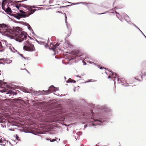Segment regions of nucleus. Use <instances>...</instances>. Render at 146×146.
<instances>
[{"label": "nucleus", "mask_w": 146, "mask_h": 146, "mask_svg": "<svg viewBox=\"0 0 146 146\" xmlns=\"http://www.w3.org/2000/svg\"><path fill=\"white\" fill-rule=\"evenodd\" d=\"M64 14L65 15V23H66V27H67V28L70 31H71V29L70 28H69V27H68V25L67 24V17H66V14L64 13Z\"/></svg>", "instance_id": "18"}, {"label": "nucleus", "mask_w": 146, "mask_h": 146, "mask_svg": "<svg viewBox=\"0 0 146 146\" xmlns=\"http://www.w3.org/2000/svg\"><path fill=\"white\" fill-rule=\"evenodd\" d=\"M43 43H44L43 42H39V44H42Z\"/></svg>", "instance_id": "47"}, {"label": "nucleus", "mask_w": 146, "mask_h": 146, "mask_svg": "<svg viewBox=\"0 0 146 146\" xmlns=\"http://www.w3.org/2000/svg\"><path fill=\"white\" fill-rule=\"evenodd\" d=\"M5 11L7 14H8L9 12L11 13L12 12L11 8L9 7L8 5H7V7L5 9Z\"/></svg>", "instance_id": "17"}, {"label": "nucleus", "mask_w": 146, "mask_h": 146, "mask_svg": "<svg viewBox=\"0 0 146 146\" xmlns=\"http://www.w3.org/2000/svg\"><path fill=\"white\" fill-rule=\"evenodd\" d=\"M5 93L7 94H9V96H10L13 95L12 96L16 95L17 94L16 92H14L11 90H10L8 91L5 92Z\"/></svg>", "instance_id": "10"}, {"label": "nucleus", "mask_w": 146, "mask_h": 146, "mask_svg": "<svg viewBox=\"0 0 146 146\" xmlns=\"http://www.w3.org/2000/svg\"><path fill=\"white\" fill-rule=\"evenodd\" d=\"M25 25L28 26L29 25H30L27 23H26L25 24Z\"/></svg>", "instance_id": "44"}, {"label": "nucleus", "mask_w": 146, "mask_h": 146, "mask_svg": "<svg viewBox=\"0 0 146 146\" xmlns=\"http://www.w3.org/2000/svg\"><path fill=\"white\" fill-rule=\"evenodd\" d=\"M9 130H10V131H13V130L12 129H9Z\"/></svg>", "instance_id": "64"}, {"label": "nucleus", "mask_w": 146, "mask_h": 146, "mask_svg": "<svg viewBox=\"0 0 146 146\" xmlns=\"http://www.w3.org/2000/svg\"><path fill=\"white\" fill-rule=\"evenodd\" d=\"M108 79H110V78H112L111 77V75H109V76L108 77Z\"/></svg>", "instance_id": "45"}, {"label": "nucleus", "mask_w": 146, "mask_h": 146, "mask_svg": "<svg viewBox=\"0 0 146 146\" xmlns=\"http://www.w3.org/2000/svg\"><path fill=\"white\" fill-rule=\"evenodd\" d=\"M6 143H5V144H1V145H3V146H5V144H6Z\"/></svg>", "instance_id": "56"}, {"label": "nucleus", "mask_w": 146, "mask_h": 146, "mask_svg": "<svg viewBox=\"0 0 146 146\" xmlns=\"http://www.w3.org/2000/svg\"><path fill=\"white\" fill-rule=\"evenodd\" d=\"M108 12V11H106L105 12H104L103 13H98V15H102V14L105 13L106 12Z\"/></svg>", "instance_id": "42"}, {"label": "nucleus", "mask_w": 146, "mask_h": 146, "mask_svg": "<svg viewBox=\"0 0 146 146\" xmlns=\"http://www.w3.org/2000/svg\"><path fill=\"white\" fill-rule=\"evenodd\" d=\"M19 6L20 7H23L24 8H26V9H27L29 7V5H26L25 4H19Z\"/></svg>", "instance_id": "20"}, {"label": "nucleus", "mask_w": 146, "mask_h": 146, "mask_svg": "<svg viewBox=\"0 0 146 146\" xmlns=\"http://www.w3.org/2000/svg\"><path fill=\"white\" fill-rule=\"evenodd\" d=\"M135 79H136V78H135ZM137 80L139 81H141L140 80H139V79H137Z\"/></svg>", "instance_id": "62"}, {"label": "nucleus", "mask_w": 146, "mask_h": 146, "mask_svg": "<svg viewBox=\"0 0 146 146\" xmlns=\"http://www.w3.org/2000/svg\"><path fill=\"white\" fill-rule=\"evenodd\" d=\"M24 92H25V93H34V92H33L34 91L33 90H32V89L30 90L29 92L28 91H27V90H24Z\"/></svg>", "instance_id": "23"}, {"label": "nucleus", "mask_w": 146, "mask_h": 146, "mask_svg": "<svg viewBox=\"0 0 146 146\" xmlns=\"http://www.w3.org/2000/svg\"><path fill=\"white\" fill-rule=\"evenodd\" d=\"M0 28L3 29L4 31L3 32L4 34L7 36H8V33H10L11 29L9 28L8 25L5 24H0ZM0 30L1 29H0ZM0 32H1L0 31Z\"/></svg>", "instance_id": "6"}, {"label": "nucleus", "mask_w": 146, "mask_h": 146, "mask_svg": "<svg viewBox=\"0 0 146 146\" xmlns=\"http://www.w3.org/2000/svg\"><path fill=\"white\" fill-rule=\"evenodd\" d=\"M19 136H17V135H16V139L17 140H19Z\"/></svg>", "instance_id": "40"}, {"label": "nucleus", "mask_w": 146, "mask_h": 146, "mask_svg": "<svg viewBox=\"0 0 146 146\" xmlns=\"http://www.w3.org/2000/svg\"><path fill=\"white\" fill-rule=\"evenodd\" d=\"M25 45L23 47L24 50L27 51L32 52L35 50L34 45L32 43H30L29 41L27 40L24 42Z\"/></svg>", "instance_id": "5"}, {"label": "nucleus", "mask_w": 146, "mask_h": 146, "mask_svg": "<svg viewBox=\"0 0 146 146\" xmlns=\"http://www.w3.org/2000/svg\"><path fill=\"white\" fill-rule=\"evenodd\" d=\"M24 70H25L27 71L28 73H29V72H28V71L26 69V68H24Z\"/></svg>", "instance_id": "55"}, {"label": "nucleus", "mask_w": 146, "mask_h": 146, "mask_svg": "<svg viewBox=\"0 0 146 146\" xmlns=\"http://www.w3.org/2000/svg\"><path fill=\"white\" fill-rule=\"evenodd\" d=\"M92 80H89L88 81H86V82H90Z\"/></svg>", "instance_id": "46"}, {"label": "nucleus", "mask_w": 146, "mask_h": 146, "mask_svg": "<svg viewBox=\"0 0 146 146\" xmlns=\"http://www.w3.org/2000/svg\"><path fill=\"white\" fill-rule=\"evenodd\" d=\"M5 5H3V3H2V9L3 10H4V11L5 10V9L6 8H5Z\"/></svg>", "instance_id": "33"}, {"label": "nucleus", "mask_w": 146, "mask_h": 146, "mask_svg": "<svg viewBox=\"0 0 146 146\" xmlns=\"http://www.w3.org/2000/svg\"><path fill=\"white\" fill-rule=\"evenodd\" d=\"M53 46V48H50L49 49L50 50H53V51L54 50V49L56 48H59L58 47H57L56 46Z\"/></svg>", "instance_id": "27"}, {"label": "nucleus", "mask_w": 146, "mask_h": 146, "mask_svg": "<svg viewBox=\"0 0 146 146\" xmlns=\"http://www.w3.org/2000/svg\"><path fill=\"white\" fill-rule=\"evenodd\" d=\"M90 63L91 64H95L94 62H90Z\"/></svg>", "instance_id": "63"}, {"label": "nucleus", "mask_w": 146, "mask_h": 146, "mask_svg": "<svg viewBox=\"0 0 146 146\" xmlns=\"http://www.w3.org/2000/svg\"><path fill=\"white\" fill-rule=\"evenodd\" d=\"M19 12L21 13L20 14H22V17L25 18L27 17H28L29 16V15H27V13L24 11L22 10H20Z\"/></svg>", "instance_id": "12"}, {"label": "nucleus", "mask_w": 146, "mask_h": 146, "mask_svg": "<svg viewBox=\"0 0 146 146\" xmlns=\"http://www.w3.org/2000/svg\"><path fill=\"white\" fill-rule=\"evenodd\" d=\"M3 1L2 3L4 5H5V3H7L9 2H10V1L9 0H2Z\"/></svg>", "instance_id": "25"}, {"label": "nucleus", "mask_w": 146, "mask_h": 146, "mask_svg": "<svg viewBox=\"0 0 146 146\" xmlns=\"http://www.w3.org/2000/svg\"><path fill=\"white\" fill-rule=\"evenodd\" d=\"M88 126L87 125H85L84 126V127L85 128H86Z\"/></svg>", "instance_id": "54"}, {"label": "nucleus", "mask_w": 146, "mask_h": 146, "mask_svg": "<svg viewBox=\"0 0 146 146\" xmlns=\"http://www.w3.org/2000/svg\"><path fill=\"white\" fill-rule=\"evenodd\" d=\"M71 5H67L65 6H61V7H60V8L66 7H67L70 6Z\"/></svg>", "instance_id": "35"}, {"label": "nucleus", "mask_w": 146, "mask_h": 146, "mask_svg": "<svg viewBox=\"0 0 146 146\" xmlns=\"http://www.w3.org/2000/svg\"><path fill=\"white\" fill-rule=\"evenodd\" d=\"M47 46H48L47 44H46L45 45V48L47 47Z\"/></svg>", "instance_id": "59"}, {"label": "nucleus", "mask_w": 146, "mask_h": 146, "mask_svg": "<svg viewBox=\"0 0 146 146\" xmlns=\"http://www.w3.org/2000/svg\"><path fill=\"white\" fill-rule=\"evenodd\" d=\"M53 0H50L49 1V3L50 4L52 3L53 2Z\"/></svg>", "instance_id": "41"}, {"label": "nucleus", "mask_w": 146, "mask_h": 146, "mask_svg": "<svg viewBox=\"0 0 146 146\" xmlns=\"http://www.w3.org/2000/svg\"><path fill=\"white\" fill-rule=\"evenodd\" d=\"M81 3H82L83 4H86V5H87V4L88 3H85V2H80V3H74V5H77V4H81Z\"/></svg>", "instance_id": "28"}, {"label": "nucleus", "mask_w": 146, "mask_h": 146, "mask_svg": "<svg viewBox=\"0 0 146 146\" xmlns=\"http://www.w3.org/2000/svg\"><path fill=\"white\" fill-rule=\"evenodd\" d=\"M111 111L110 109L106 106H102L97 113L95 118L94 113L92 110H90L88 112L82 114L84 117L90 119V125L93 126L102 125L107 122L108 119L107 117L111 114Z\"/></svg>", "instance_id": "1"}, {"label": "nucleus", "mask_w": 146, "mask_h": 146, "mask_svg": "<svg viewBox=\"0 0 146 146\" xmlns=\"http://www.w3.org/2000/svg\"><path fill=\"white\" fill-rule=\"evenodd\" d=\"M137 29H138L140 32L141 33L143 34L145 37L146 38V36L141 31V30L138 28H137Z\"/></svg>", "instance_id": "30"}, {"label": "nucleus", "mask_w": 146, "mask_h": 146, "mask_svg": "<svg viewBox=\"0 0 146 146\" xmlns=\"http://www.w3.org/2000/svg\"><path fill=\"white\" fill-rule=\"evenodd\" d=\"M4 141L5 142V143H8V141H7V140H6L5 139V138H3V139H2V141Z\"/></svg>", "instance_id": "34"}, {"label": "nucleus", "mask_w": 146, "mask_h": 146, "mask_svg": "<svg viewBox=\"0 0 146 146\" xmlns=\"http://www.w3.org/2000/svg\"><path fill=\"white\" fill-rule=\"evenodd\" d=\"M57 139V138H56L55 139H52V140H50V141L51 142H53L55 141Z\"/></svg>", "instance_id": "32"}, {"label": "nucleus", "mask_w": 146, "mask_h": 146, "mask_svg": "<svg viewBox=\"0 0 146 146\" xmlns=\"http://www.w3.org/2000/svg\"><path fill=\"white\" fill-rule=\"evenodd\" d=\"M0 64H4V63L2 62H0Z\"/></svg>", "instance_id": "61"}, {"label": "nucleus", "mask_w": 146, "mask_h": 146, "mask_svg": "<svg viewBox=\"0 0 146 146\" xmlns=\"http://www.w3.org/2000/svg\"><path fill=\"white\" fill-rule=\"evenodd\" d=\"M58 89L57 88H55L54 86L52 85L47 90H43L42 91H38V92H39L38 95L44 94L47 95L52 92H56L57 90H58Z\"/></svg>", "instance_id": "4"}, {"label": "nucleus", "mask_w": 146, "mask_h": 146, "mask_svg": "<svg viewBox=\"0 0 146 146\" xmlns=\"http://www.w3.org/2000/svg\"><path fill=\"white\" fill-rule=\"evenodd\" d=\"M22 14H20V13H17L16 14H13V15L14 17L18 19H20L21 18H23L22 17Z\"/></svg>", "instance_id": "13"}, {"label": "nucleus", "mask_w": 146, "mask_h": 146, "mask_svg": "<svg viewBox=\"0 0 146 146\" xmlns=\"http://www.w3.org/2000/svg\"><path fill=\"white\" fill-rule=\"evenodd\" d=\"M99 68L100 69H102L103 68L105 69V68L104 67H101L100 68Z\"/></svg>", "instance_id": "53"}, {"label": "nucleus", "mask_w": 146, "mask_h": 146, "mask_svg": "<svg viewBox=\"0 0 146 146\" xmlns=\"http://www.w3.org/2000/svg\"><path fill=\"white\" fill-rule=\"evenodd\" d=\"M66 82L67 83H75L76 82V81L73 80H72L71 78H70L68 79L66 81Z\"/></svg>", "instance_id": "19"}, {"label": "nucleus", "mask_w": 146, "mask_h": 146, "mask_svg": "<svg viewBox=\"0 0 146 146\" xmlns=\"http://www.w3.org/2000/svg\"><path fill=\"white\" fill-rule=\"evenodd\" d=\"M126 22L130 25H133L136 29L138 28V27L137 26H136L135 24H133V23H132L130 21H128V20H127V21H126Z\"/></svg>", "instance_id": "21"}, {"label": "nucleus", "mask_w": 146, "mask_h": 146, "mask_svg": "<svg viewBox=\"0 0 146 146\" xmlns=\"http://www.w3.org/2000/svg\"><path fill=\"white\" fill-rule=\"evenodd\" d=\"M65 40H66V42L67 44H68V46H67V47H70L71 48L72 46L70 44V42L68 41V40L67 41L66 40V39H65Z\"/></svg>", "instance_id": "26"}, {"label": "nucleus", "mask_w": 146, "mask_h": 146, "mask_svg": "<svg viewBox=\"0 0 146 146\" xmlns=\"http://www.w3.org/2000/svg\"><path fill=\"white\" fill-rule=\"evenodd\" d=\"M115 13L116 14H118V15H117V18H118L121 21L123 22L124 20V19H123L122 15H120L119 13H117L116 11H115Z\"/></svg>", "instance_id": "15"}, {"label": "nucleus", "mask_w": 146, "mask_h": 146, "mask_svg": "<svg viewBox=\"0 0 146 146\" xmlns=\"http://www.w3.org/2000/svg\"><path fill=\"white\" fill-rule=\"evenodd\" d=\"M146 75V72H144L143 73V75L144 76H145Z\"/></svg>", "instance_id": "51"}, {"label": "nucleus", "mask_w": 146, "mask_h": 146, "mask_svg": "<svg viewBox=\"0 0 146 146\" xmlns=\"http://www.w3.org/2000/svg\"><path fill=\"white\" fill-rule=\"evenodd\" d=\"M14 100L17 103H23L24 102L22 99L20 97L16 99H14Z\"/></svg>", "instance_id": "14"}, {"label": "nucleus", "mask_w": 146, "mask_h": 146, "mask_svg": "<svg viewBox=\"0 0 146 146\" xmlns=\"http://www.w3.org/2000/svg\"><path fill=\"white\" fill-rule=\"evenodd\" d=\"M4 50L3 49L0 50V52H2Z\"/></svg>", "instance_id": "58"}, {"label": "nucleus", "mask_w": 146, "mask_h": 146, "mask_svg": "<svg viewBox=\"0 0 146 146\" xmlns=\"http://www.w3.org/2000/svg\"><path fill=\"white\" fill-rule=\"evenodd\" d=\"M19 55L21 56L24 59L28 60V58H26L24 57L22 54H21Z\"/></svg>", "instance_id": "29"}, {"label": "nucleus", "mask_w": 146, "mask_h": 146, "mask_svg": "<svg viewBox=\"0 0 146 146\" xmlns=\"http://www.w3.org/2000/svg\"><path fill=\"white\" fill-rule=\"evenodd\" d=\"M16 33H15V37L13 38L19 42L23 41L27 38V34L24 32H21L22 29L20 27H17L14 29Z\"/></svg>", "instance_id": "3"}, {"label": "nucleus", "mask_w": 146, "mask_h": 146, "mask_svg": "<svg viewBox=\"0 0 146 146\" xmlns=\"http://www.w3.org/2000/svg\"><path fill=\"white\" fill-rule=\"evenodd\" d=\"M3 143L2 138H1V139H0V143Z\"/></svg>", "instance_id": "48"}, {"label": "nucleus", "mask_w": 146, "mask_h": 146, "mask_svg": "<svg viewBox=\"0 0 146 146\" xmlns=\"http://www.w3.org/2000/svg\"><path fill=\"white\" fill-rule=\"evenodd\" d=\"M110 72H111L110 74H109V75H111V77L112 78H114V77L115 76V73L114 72H113L112 71H110Z\"/></svg>", "instance_id": "22"}, {"label": "nucleus", "mask_w": 146, "mask_h": 146, "mask_svg": "<svg viewBox=\"0 0 146 146\" xmlns=\"http://www.w3.org/2000/svg\"><path fill=\"white\" fill-rule=\"evenodd\" d=\"M29 7H31L32 8H38V7H36L35 6H32L29 5Z\"/></svg>", "instance_id": "39"}, {"label": "nucleus", "mask_w": 146, "mask_h": 146, "mask_svg": "<svg viewBox=\"0 0 146 146\" xmlns=\"http://www.w3.org/2000/svg\"><path fill=\"white\" fill-rule=\"evenodd\" d=\"M27 10L30 11V13H27V15H29V16L33 13L36 10V9H33L31 7H28Z\"/></svg>", "instance_id": "11"}, {"label": "nucleus", "mask_w": 146, "mask_h": 146, "mask_svg": "<svg viewBox=\"0 0 146 146\" xmlns=\"http://www.w3.org/2000/svg\"><path fill=\"white\" fill-rule=\"evenodd\" d=\"M29 38L30 39H33V38H32L31 37L28 36Z\"/></svg>", "instance_id": "52"}, {"label": "nucleus", "mask_w": 146, "mask_h": 146, "mask_svg": "<svg viewBox=\"0 0 146 146\" xmlns=\"http://www.w3.org/2000/svg\"><path fill=\"white\" fill-rule=\"evenodd\" d=\"M81 55L78 52H76L72 54L70 56L69 58V60H75L76 61L81 59Z\"/></svg>", "instance_id": "7"}, {"label": "nucleus", "mask_w": 146, "mask_h": 146, "mask_svg": "<svg viewBox=\"0 0 146 146\" xmlns=\"http://www.w3.org/2000/svg\"><path fill=\"white\" fill-rule=\"evenodd\" d=\"M16 51L17 52V53L19 55L20 54H21L19 52H18L17 50H16Z\"/></svg>", "instance_id": "50"}, {"label": "nucleus", "mask_w": 146, "mask_h": 146, "mask_svg": "<svg viewBox=\"0 0 146 146\" xmlns=\"http://www.w3.org/2000/svg\"><path fill=\"white\" fill-rule=\"evenodd\" d=\"M5 61L6 62V63H9V60H7V61Z\"/></svg>", "instance_id": "57"}, {"label": "nucleus", "mask_w": 146, "mask_h": 146, "mask_svg": "<svg viewBox=\"0 0 146 146\" xmlns=\"http://www.w3.org/2000/svg\"><path fill=\"white\" fill-rule=\"evenodd\" d=\"M69 110L71 112L67 113L68 117H72L74 114H77V110H75L71 108L72 106L71 105L69 106ZM68 109H66L62 106H59L56 107L54 108L47 110L46 111V115H48L47 117L50 119V121L51 122H58V121H65V119L61 117L62 114L64 113H66L69 111Z\"/></svg>", "instance_id": "2"}, {"label": "nucleus", "mask_w": 146, "mask_h": 146, "mask_svg": "<svg viewBox=\"0 0 146 146\" xmlns=\"http://www.w3.org/2000/svg\"><path fill=\"white\" fill-rule=\"evenodd\" d=\"M121 14L122 15L124 19H125L126 21L129 20V18L127 15L124 14L123 13H122Z\"/></svg>", "instance_id": "16"}, {"label": "nucleus", "mask_w": 146, "mask_h": 146, "mask_svg": "<svg viewBox=\"0 0 146 146\" xmlns=\"http://www.w3.org/2000/svg\"><path fill=\"white\" fill-rule=\"evenodd\" d=\"M60 44V43H56L55 45H54V46H56L57 47V46H58Z\"/></svg>", "instance_id": "37"}, {"label": "nucleus", "mask_w": 146, "mask_h": 146, "mask_svg": "<svg viewBox=\"0 0 146 146\" xmlns=\"http://www.w3.org/2000/svg\"><path fill=\"white\" fill-rule=\"evenodd\" d=\"M119 76H118L117 74L116 73L115 74V76L114 77V79H113V81H114V84H115V82L117 81V83H120V82H121V80H119Z\"/></svg>", "instance_id": "9"}, {"label": "nucleus", "mask_w": 146, "mask_h": 146, "mask_svg": "<svg viewBox=\"0 0 146 146\" xmlns=\"http://www.w3.org/2000/svg\"><path fill=\"white\" fill-rule=\"evenodd\" d=\"M145 65L146 66L145 68H146L145 69H146V62L143 63L142 65Z\"/></svg>", "instance_id": "43"}, {"label": "nucleus", "mask_w": 146, "mask_h": 146, "mask_svg": "<svg viewBox=\"0 0 146 146\" xmlns=\"http://www.w3.org/2000/svg\"><path fill=\"white\" fill-rule=\"evenodd\" d=\"M15 7L18 9H19V7H20V6H19V4L18 5H16Z\"/></svg>", "instance_id": "36"}, {"label": "nucleus", "mask_w": 146, "mask_h": 146, "mask_svg": "<svg viewBox=\"0 0 146 146\" xmlns=\"http://www.w3.org/2000/svg\"><path fill=\"white\" fill-rule=\"evenodd\" d=\"M27 27L28 29L29 30L31 31L32 30H33V29H32L30 25H29L28 26H27Z\"/></svg>", "instance_id": "31"}, {"label": "nucleus", "mask_w": 146, "mask_h": 146, "mask_svg": "<svg viewBox=\"0 0 146 146\" xmlns=\"http://www.w3.org/2000/svg\"><path fill=\"white\" fill-rule=\"evenodd\" d=\"M36 41L38 43H39V41H38L37 39H36Z\"/></svg>", "instance_id": "60"}, {"label": "nucleus", "mask_w": 146, "mask_h": 146, "mask_svg": "<svg viewBox=\"0 0 146 146\" xmlns=\"http://www.w3.org/2000/svg\"><path fill=\"white\" fill-rule=\"evenodd\" d=\"M17 87L16 86H14L13 87L7 84L6 82H3L1 80H0V87L1 88H8L12 89H14V88H16Z\"/></svg>", "instance_id": "8"}, {"label": "nucleus", "mask_w": 146, "mask_h": 146, "mask_svg": "<svg viewBox=\"0 0 146 146\" xmlns=\"http://www.w3.org/2000/svg\"><path fill=\"white\" fill-rule=\"evenodd\" d=\"M31 32L35 36H36V35L35 34V33L33 31V30H32V31H31Z\"/></svg>", "instance_id": "38"}, {"label": "nucleus", "mask_w": 146, "mask_h": 146, "mask_svg": "<svg viewBox=\"0 0 146 146\" xmlns=\"http://www.w3.org/2000/svg\"><path fill=\"white\" fill-rule=\"evenodd\" d=\"M120 83H121V84L123 85L125 84L124 83L122 82V81L121 82H120Z\"/></svg>", "instance_id": "49"}, {"label": "nucleus", "mask_w": 146, "mask_h": 146, "mask_svg": "<svg viewBox=\"0 0 146 146\" xmlns=\"http://www.w3.org/2000/svg\"><path fill=\"white\" fill-rule=\"evenodd\" d=\"M0 60H3L4 62L5 61H6V60L7 61V60H9V63H7V64H10L12 62L11 60H9V59H5L4 58H3V59L1 58V59H0Z\"/></svg>", "instance_id": "24"}]
</instances>
